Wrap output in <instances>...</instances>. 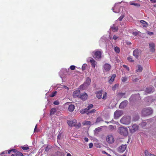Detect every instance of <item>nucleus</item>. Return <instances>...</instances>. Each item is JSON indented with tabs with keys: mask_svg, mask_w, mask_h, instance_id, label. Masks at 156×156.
I'll return each mask as SVG.
<instances>
[{
	"mask_svg": "<svg viewBox=\"0 0 156 156\" xmlns=\"http://www.w3.org/2000/svg\"><path fill=\"white\" fill-rule=\"evenodd\" d=\"M153 112V110L150 107L144 108L142 111L141 115L144 116H147L151 115Z\"/></svg>",
	"mask_w": 156,
	"mask_h": 156,
	"instance_id": "obj_1",
	"label": "nucleus"
},
{
	"mask_svg": "<svg viewBox=\"0 0 156 156\" xmlns=\"http://www.w3.org/2000/svg\"><path fill=\"white\" fill-rule=\"evenodd\" d=\"M118 132L120 134L124 136H126L128 134V130L127 127H120L118 130Z\"/></svg>",
	"mask_w": 156,
	"mask_h": 156,
	"instance_id": "obj_2",
	"label": "nucleus"
},
{
	"mask_svg": "<svg viewBox=\"0 0 156 156\" xmlns=\"http://www.w3.org/2000/svg\"><path fill=\"white\" fill-rule=\"evenodd\" d=\"M131 120V118L129 116H124L120 119V122L123 124L128 125L129 124Z\"/></svg>",
	"mask_w": 156,
	"mask_h": 156,
	"instance_id": "obj_3",
	"label": "nucleus"
},
{
	"mask_svg": "<svg viewBox=\"0 0 156 156\" xmlns=\"http://www.w3.org/2000/svg\"><path fill=\"white\" fill-rule=\"evenodd\" d=\"M93 57L95 58L100 59L101 58V53L99 51H95L93 52Z\"/></svg>",
	"mask_w": 156,
	"mask_h": 156,
	"instance_id": "obj_4",
	"label": "nucleus"
},
{
	"mask_svg": "<svg viewBox=\"0 0 156 156\" xmlns=\"http://www.w3.org/2000/svg\"><path fill=\"white\" fill-rule=\"evenodd\" d=\"M106 141L109 144H112L114 142V140L113 136L111 134L108 135L106 138Z\"/></svg>",
	"mask_w": 156,
	"mask_h": 156,
	"instance_id": "obj_5",
	"label": "nucleus"
},
{
	"mask_svg": "<svg viewBox=\"0 0 156 156\" xmlns=\"http://www.w3.org/2000/svg\"><path fill=\"white\" fill-rule=\"evenodd\" d=\"M76 120H68L67 121V123L68 125L71 126H76L77 125L76 124Z\"/></svg>",
	"mask_w": 156,
	"mask_h": 156,
	"instance_id": "obj_6",
	"label": "nucleus"
},
{
	"mask_svg": "<svg viewBox=\"0 0 156 156\" xmlns=\"http://www.w3.org/2000/svg\"><path fill=\"white\" fill-rule=\"evenodd\" d=\"M122 112L119 110H117L114 113V118L117 119L122 115Z\"/></svg>",
	"mask_w": 156,
	"mask_h": 156,
	"instance_id": "obj_7",
	"label": "nucleus"
},
{
	"mask_svg": "<svg viewBox=\"0 0 156 156\" xmlns=\"http://www.w3.org/2000/svg\"><path fill=\"white\" fill-rule=\"evenodd\" d=\"M126 147L127 145L126 144H122L118 148V151L120 153H122L125 151Z\"/></svg>",
	"mask_w": 156,
	"mask_h": 156,
	"instance_id": "obj_8",
	"label": "nucleus"
},
{
	"mask_svg": "<svg viewBox=\"0 0 156 156\" xmlns=\"http://www.w3.org/2000/svg\"><path fill=\"white\" fill-rule=\"evenodd\" d=\"M80 94V90H75L73 94V97L74 98H79V97Z\"/></svg>",
	"mask_w": 156,
	"mask_h": 156,
	"instance_id": "obj_9",
	"label": "nucleus"
},
{
	"mask_svg": "<svg viewBox=\"0 0 156 156\" xmlns=\"http://www.w3.org/2000/svg\"><path fill=\"white\" fill-rule=\"evenodd\" d=\"M132 128L130 129V132L132 133H134L139 129V126L135 124L133 125Z\"/></svg>",
	"mask_w": 156,
	"mask_h": 156,
	"instance_id": "obj_10",
	"label": "nucleus"
},
{
	"mask_svg": "<svg viewBox=\"0 0 156 156\" xmlns=\"http://www.w3.org/2000/svg\"><path fill=\"white\" fill-rule=\"evenodd\" d=\"M111 68V66L109 64L105 63L103 66V70L105 72L109 71Z\"/></svg>",
	"mask_w": 156,
	"mask_h": 156,
	"instance_id": "obj_11",
	"label": "nucleus"
},
{
	"mask_svg": "<svg viewBox=\"0 0 156 156\" xmlns=\"http://www.w3.org/2000/svg\"><path fill=\"white\" fill-rule=\"evenodd\" d=\"M128 103V101L127 100H125L122 102L119 105V108H123L125 107Z\"/></svg>",
	"mask_w": 156,
	"mask_h": 156,
	"instance_id": "obj_12",
	"label": "nucleus"
},
{
	"mask_svg": "<svg viewBox=\"0 0 156 156\" xmlns=\"http://www.w3.org/2000/svg\"><path fill=\"white\" fill-rule=\"evenodd\" d=\"M87 95L86 93H84L82 94H80L79 97V98L81 99L83 101H85L87 99Z\"/></svg>",
	"mask_w": 156,
	"mask_h": 156,
	"instance_id": "obj_13",
	"label": "nucleus"
},
{
	"mask_svg": "<svg viewBox=\"0 0 156 156\" xmlns=\"http://www.w3.org/2000/svg\"><path fill=\"white\" fill-rule=\"evenodd\" d=\"M140 51L137 49H135L133 51V55L136 58H137L139 55Z\"/></svg>",
	"mask_w": 156,
	"mask_h": 156,
	"instance_id": "obj_14",
	"label": "nucleus"
},
{
	"mask_svg": "<svg viewBox=\"0 0 156 156\" xmlns=\"http://www.w3.org/2000/svg\"><path fill=\"white\" fill-rule=\"evenodd\" d=\"M149 48L151 51L153 52L155 51V44L154 43H150L149 44Z\"/></svg>",
	"mask_w": 156,
	"mask_h": 156,
	"instance_id": "obj_15",
	"label": "nucleus"
},
{
	"mask_svg": "<svg viewBox=\"0 0 156 156\" xmlns=\"http://www.w3.org/2000/svg\"><path fill=\"white\" fill-rule=\"evenodd\" d=\"M75 109V106L74 105H69L68 109L69 111L70 112H72L74 111Z\"/></svg>",
	"mask_w": 156,
	"mask_h": 156,
	"instance_id": "obj_16",
	"label": "nucleus"
},
{
	"mask_svg": "<svg viewBox=\"0 0 156 156\" xmlns=\"http://www.w3.org/2000/svg\"><path fill=\"white\" fill-rule=\"evenodd\" d=\"M91 58V59H90V62H91L92 66L94 68L96 66V62L94 59L92 58Z\"/></svg>",
	"mask_w": 156,
	"mask_h": 156,
	"instance_id": "obj_17",
	"label": "nucleus"
},
{
	"mask_svg": "<svg viewBox=\"0 0 156 156\" xmlns=\"http://www.w3.org/2000/svg\"><path fill=\"white\" fill-rule=\"evenodd\" d=\"M153 87H151L146 88V92L147 93H151L153 91Z\"/></svg>",
	"mask_w": 156,
	"mask_h": 156,
	"instance_id": "obj_18",
	"label": "nucleus"
},
{
	"mask_svg": "<svg viewBox=\"0 0 156 156\" xmlns=\"http://www.w3.org/2000/svg\"><path fill=\"white\" fill-rule=\"evenodd\" d=\"M96 97H97L99 98L100 99L102 97V93L101 91H97L96 93Z\"/></svg>",
	"mask_w": 156,
	"mask_h": 156,
	"instance_id": "obj_19",
	"label": "nucleus"
},
{
	"mask_svg": "<svg viewBox=\"0 0 156 156\" xmlns=\"http://www.w3.org/2000/svg\"><path fill=\"white\" fill-rule=\"evenodd\" d=\"M137 69H136V71L137 72H142L143 70V68L142 66L140 65H138L137 66Z\"/></svg>",
	"mask_w": 156,
	"mask_h": 156,
	"instance_id": "obj_20",
	"label": "nucleus"
},
{
	"mask_svg": "<svg viewBox=\"0 0 156 156\" xmlns=\"http://www.w3.org/2000/svg\"><path fill=\"white\" fill-rule=\"evenodd\" d=\"M115 76L116 75L115 74H113L112 76L110 79L109 80V82L110 83H112L114 81V79Z\"/></svg>",
	"mask_w": 156,
	"mask_h": 156,
	"instance_id": "obj_21",
	"label": "nucleus"
},
{
	"mask_svg": "<svg viewBox=\"0 0 156 156\" xmlns=\"http://www.w3.org/2000/svg\"><path fill=\"white\" fill-rule=\"evenodd\" d=\"M56 109L55 108H53L51 109L50 112V115H54L56 112Z\"/></svg>",
	"mask_w": 156,
	"mask_h": 156,
	"instance_id": "obj_22",
	"label": "nucleus"
},
{
	"mask_svg": "<svg viewBox=\"0 0 156 156\" xmlns=\"http://www.w3.org/2000/svg\"><path fill=\"white\" fill-rule=\"evenodd\" d=\"M91 79L89 77H87L85 84H86L87 85H88L90 84V83L91 82Z\"/></svg>",
	"mask_w": 156,
	"mask_h": 156,
	"instance_id": "obj_23",
	"label": "nucleus"
},
{
	"mask_svg": "<svg viewBox=\"0 0 156 156\" xmlns=\"http://www.w3.org/2000/svg\"><path fill=\"white\" fill-rule=\"evenodd\" d=\"M7 153V151H5L1 153H0V156H8L6 154Z\"/></svg>",
	"mask_w": 156,
	"mask_h": 156,
	"instance_id": "obj_24",
	"label": "nucleus"
},
{
	"mask_svg": "<svg viewBox=\"0 0 156 156\" xmlns=\"http://www.w3.org/2000/svg\"><path fill=\"white\" fill-rule=\"evenodd\" d=\"M140 22L141 23L143 24V27H146L147 25V23L144 20H141Z\"/></svg>",
	"mask_w": 156,
	"mask_h": 156,
	"instance_id": "obj_25",
	"label": "nucleus"
},
{
	"mask_svg": "<svg viewBox=\"0 0 156 156\" xmlns=\"http://www.w3.org/2000/svg\"><path fill=\"white\" fill-rule=\"evenodd\" d=\"M125 94V93H123L122 92H119L117 96L118 97L120 98H122L123 96Z\"/></svg>",
	"mask_w": 156,
	"mask_h": 156,
	"instance_id": "obj_26",
	"label": "nucleus"
},
{
	"mask_svg": "<svg viewBox=\"0 0 156 156\" xmlns=\"http://www.w3.org/2000/svg\"><path fill=\"white\" fill-rule=\"evenodd\" d=\"M130 4L131 5H134L137 7H139L140 5L139 3H136L133 2H130Z\"/></svg>",
	"mask_w": 156,
	"mask_h": 156,
	"instance_id": "obj_27",
	"label": "nucleus"
},
{
	"mask_svg": "<svg viewBox=\"0 0 156 156\" xmlns=\"http://www.w3.org/2000/svg\"><path fill=\"white\" fill-rule=\"evenodd\" d=\"M114 50L115 52L117 53H119L120 51V49L117 46L115 47Z\"/></svg>",
	"mask_w": 156,
	"mask_h": 156,
	"instance_id": "obj_28",
	"label": "nucleus"
},
{
	"mask_svg": "<svg viewBox=\"0 0 156 156\" xmlns=\"http://www.w3.org/2000/svg\"><path fill=\"white\" fill-rule=\"evenodd\" d=\"M15 156H24V155L21 152L18 151L16 153Z\"/></svg>",
	"mask_w": 156,
	"mask_h": 156,
	"instance_id": "obj_29",
	"label": "nucleus"
},
{
	"mask_svg": "<svg viewBox=\"0 0 156 156\" xmlns=\"http://www.w3.org/2000/svg\"><path fill=\"white\" fill-rule=\"evenodd\" d=\"M116 128L115 126H113L112 125H109L108 126L109 129L111 130H113Z\"/></svg>",
	"mask_w": 156,
	"mask_h": 156,
	"instance_id": "obj_30",
	"label": "nucleus"
},
{
	"mask_svg": "<svg viewBox=\"0 0 156 156\" xmlns=\"http://www.w3.org/2000/svg\"><path fill=\"white\" fill-rule=\"evenodd\" d=\"M119 85L118 84H117V83L115 84L114 85V86L112 87V90L114 91H115L116 90V88L119 86Z\"/></svg>",
	"mask_w": 156,
	"mask_h": 156,
	"instance_id": "obj_31",
	"label": "nucleus"
},
{
	"mask_svg": "<svg viewBox=\"0 0 156 156\" xmlns=\"http://www.w3.org/2000/svg\"><path fill=\"white\" fill-rule=\"evenodd\" d=\"M139 117L138 115H135V116H134L133 118V120L134 121H136L137 120L139 119Z\"/></svg>",
	"mask_w": 156,
	"mask_h": 156,
	"instance_id": "obj_32",
	"label": "nucleus"
},
{
	"mask_svg": "<svg viewBox=\"0 0 156 156\" xmlns=\"http://www.w3.org/2000/svg\"><path fill=\"white\" fill-rule=\"evenodd\" d=\"M144 153L146 156H150V154H149L148 151L147 150H145Z\"/></svg>",
	"mask_w": 156,
	"mask_h": 156,
	"instance_id": "obj_33",
	"label": "nucleus"
},
{
	"mask_svg": "<svg viewBox=\"0 0 156 156\" xmlns=\"http://www.w3.org/2000/svg\"><path fill=\"white\" fill-rule=\"evenodd\" d=\"M22 149L23 150H26L29 149V148L28 147L27 145L26 146H23L21 147Z\"/></svg>",
	"mask_w": 156,
	"mask_h": 156,
	"instance_id": "obj_34",
	"label": "nucleus"
},
{
	"mask_svg": "<svg viewBox=\"0 0 156 156\" xmlns=\"http://www.w3.org/2000/svg\"><path fill=\"white\" fill-rule=\"evenodd\" d=\"M122 82H124L126 81L127 80V78L126 77H122Z\"/></svg>",
	"mask_w": 156,
	"mask_h": 156,
	"instance_id": "obj_35",
	"label": "nucleus"
},
{
	"mask_svg": "<svg viewBox=\"0 0 156 156\" xmlns=\"http://www.w3.org/2000/svg\"><path fill=\"white\" fill-rule=\"evenodd\" d=\"M111 29L114 32L117 31L118 30V28L116 27H112Z\"/></svg>",
	"mask_w": 156,
	"mask_h": 156,
	"instance_id": "obj_36",
	"label": "nucleus"
},
{
	"mask_svg": "<svg viewBox=\"0 0 156 156\" xmlns=\"http://www.w3.org/2000/svg\"><path fill=\"white\" fill-rule=\"evenodd\" d=\"M125 15L124 14L122 15L118 19V20L120 21H121L122 20L123 18L124 17Z\"/></svg>",
	"mask_w": 156,
	"mask_h": 156,
	"instance_id": "obj_37",
	"label": "nucleus"
},
{
	"mask_svg": "<svg viewBox=\"0 0 156 156\" xmlns=\"http://www.w3.org/2000/svg\"><path fill=\"white\" fill-rule=\"evenodd\" d=\"M91 122L90 121H86L83 123L84 125H90L91 124Z\"/></svg>",
	"mask_w": 156,
	"mask_h": 156,
	"instance_id": "obj_38",
	"label": "nucleus"
},
{
	"mask_svg": "<svg viewBox=\"0 0 156 156\" xmlns=\"http://www.w3.org/2000/svg\"><path fill=\"white\" fill-rule=\"evenodd\" d=\"M87 65L86 64H84L82 66V70H85L86 69V67H87Z\"/></svg>",
	"mask_w": 156,
	"mask_h": 156,
	"instance_id": "obj_39",
	"label": "nucleus"
},
{
	"mask_svg": "<svg viewBox=\"0 0 156 156\" xmlns=\"http://www.w3.org/2000/svg\"><path fill=\"white\" fill-rule=\"evenodd\" d=\"M127 60L130 62H133L134 60H133L132 58L130 57H128L127 58Z\"/></svg>",
	"mask_w": 156,
	"mask_h": 156,
	"instance_id": "obj_40",
	"label": "nucleus"
},
{
	"mask_svg": "<svg viewBox=\"0 0 156 156\" xmlns=\"http://www.w3.org/2000/svg\"><path fill=\"white\" fill-rule=\"evenodd\" d=\"M56 92L55 91V92H53L52 94L50 95V97H53L54 96H55V95L56 94Z\"/></svg>",
	"mask_w": 156,
	"mask_h": 156,
	"instance_id": "obj_41",
	"label": "nucleus"
},
{
	"mask_svg": "<svg viewBox=\"0 0 156 156\" xmlns=\"http://www.w3.org/2000/svg\"><path fill=\"white\" fill-rule=\"evenodd\" d=\"M93 107V105L92 104H90L87 107V108L89 110L90 109L92 108Z\"/></svg>",
	"mask_w": 156,
	"mask_h": 156,
	"instance_id": "obj_42",
	"label": "nucleus"
},
{
	"mask_svg": "<svg viewBox=\"0 0 156 156\" xmlns=\"http://www.w3.org/2000/svg\"><path fill=\"white\" fill-rule=\"evenodd\" d=\"M139 32H140L139 31H134L133 32L132 34L133 35L136 36L138 34Z\"/></svg>",
	"mask_w": 156,
	"mask_h": 156,
	"instance_id": "obj_43",
	"label": "nucleus"
},
{
	"mask_svg": "<svg viewBox=\"0 0 156 156\" xmlns=\"http://www.w3.org/2000/svg\"><path fill=\"white\" fill-rule=\"evenodd\" d=\"M107 93L106 92H105L103 94V96L102 98L103 99H105L106 98Z\"/></svg>",
	"mask_w": 156,
	"mask_h": 156,
	"instance_id": "obj_44",
	"label": "nucleus"
},
{
	"mask_svg": "<svg viewBox=\"0 0 156 156\" xmlns=\"http://www.w3.org/2000/svg\"><path fill=\"white\" fill-rule=\"evenodd\" d=\"M123 66L124 68H125L127 70H129V67L128 66H127L126 65H123Z\"/></svg>",
	"mask_w": 156,
	"mask_h": 156,
	"instance_id": "obj_45",
	"label": "nucleus"
},
{
	"mask_svg": "<svg viewBox=\"0 0 156 156\" xmlns=\"http://www.w3.org/2000/svg\"><path fill=\"white\" fill-rule=\"evenodd\" d=\"M75 66L74 65H72L70 66V68L72 70H74L75 69Z\"/></svg>",
	"mask_w": 156,
	"mask_h": 156,
	"instance_id": "obj_46",
	"label": "nucleus"
},
{
	"mask_svg": "<svg viewBox=\"0 0 156 156\" xmlns=\"http://www.w3.org/2000/svg\"><path fill=\"white\" fill-rule=\"evenodd\" d=\"M83 110H84L85 113L88 112V113H87V114H88L89 110H88V109H87V108H85V109H83Z\"/></svg>",
	"mask_w": 156,
	"mask_h": 156,
	"instance_id": "obj_47",
	"label": "nucleus"
},
{
	"mask_svg": "<svg viewBox=\"0 0 156 156\" xmlns=\"http://www.w3.org/2000/svg\"><path fill=\"white\" fill-rule=\"evenodd\" d=\"M53 104L55 105H58L59 104V102L58 101H55L53 102Z\"/></svg>",
	"mask_w": 156,
	"mask_h": 156,
	"instance_id": "obj_48",
	"label": "nucleus"
},
{
	"mask_svg": "<svg viewBox=\"0 0 156 156\" xmlns=\"http://www.w3.org/2000/svg\"><path fill=\"white\" fill-rule=\"evenodd\" d=\"M138 80V79L136 77H135L134 76L133 77V80L134 82H136V81H137Z\"/></svg>",
	"mask_w": 156,
	"mask_h": 156,
	"instance_id": "obj_49",
	"label": "nucleus"
},
{
	"mask_svg": "<svg viewBox=\"0 0 156 156\" xmlns=\"http://www.w3.org/2000/svg\"><path fill=\"white\" fill-rule=\"evenodd\" d=\"M102 153L103 154H106L108 156H111V155L106 153L105 151H102Z\"/></svg>",
	"mask_w": 156,
	"mask_h": 156,
	"instance_id": "obj_50",
	"label": "nucleus"
},
{
	"mask_svg": "<svg viewBox=\"0 0 156 156\" xmlns=\"http://www.w3.org/2000/svg\"><path fill=\"white\" fill-rule=\"evenodd\" d=\"M95 111H96V110L95 109H93L92 110H91L90 111H89L88 114L89 113H94L95 112Z\"/></svg>",
	"mask_w": 156,
	"mask_h": 156,
	"instance_id": "obj_51",
	"label": "nucleus"
},
{
	"mask_svg": "<svg viewBox=\"0 0 156 156\" xmlns=\"http://www.w3.org/2000/svg\"><path fill=\"white\" fill-rule=\"evenodd\" d=\"M93 146V144L92 143H90L89 144V147L90 148L92 147Z\"/></svg>",
	"mask_w": 156,
	"mask_h": 156,
	"instance_id": "obj_52",
	"label": "nucleus"
},
{
	"mask_svg": "<svg viewBox=\"0 0 156 156\" xmlns=\"http://www.w3.org/2000/svg\"><path fill=\"white\" fill-rule=\"evenodd\" d=\"M113 38L114 40H116L118 38V37H117L115 35H114L113 36Z\"/></svg>",
	"mask_w": 156,
	"mask_h": 156,
	"instance_id": "obj_53",
	"label": "nucleus"
},
{
	"mask_svg": "<svg viewBox=\"0 0 156 156\" xmlns=\"http://www.w3.org/2000/svg\"><path fill=\"white\" fill-rule=\"evenodd\" d=\"M11 150H12V151H13V152L15 153H16L17 152H18L17 150L15 149H11Z\"/></svg>",
	"mask_w": 156,
	"mask_h": 156,
	"instance_id": "obj_54",
	"label": "nucleus"
},
{
	"mask_svg": "<svg viewBox=\"0 0 156 156\" xmlns=\"http://www.w3.org/2000/svg\"><path fill=\"white\" fill-rule=\"evenodd\" d=\"M148 34L150 35H151L154 34V33L152 32H148Z\"/></svg>",
	"mask_w": 156,
	"mask_h": 156,
	"instance_id": "obj_55",
	"label": "nucleus"
},
{
	"mask_svg": "<svg viewBox=\"0 0 156 156\" xmlns=\"http://www.w3.org/2000/svg\"><path fill=\"white\" fill-rule=\"evenodd\" d=\"M80 112L81 113V114H84V113H85L84 112V110L83 109H81V110L80 111Z\"/></svg>",
	"mask_w": 156,
	"mask_h": 156,
	"instance_id": "obj_56",
	"label": "nucleus"
},
{
	"mask_svg": "<svg viewBox=\"0 0 156 156\" xmlns=\"http://www.w3.org/2000/svg\"><path fill=\"white\" fill-rule=\"evenodd\" d=\"M84 140L86 142H87L88 141V139L87 137H85L84 138Z\"/></svg>",
	"mask_w": 156,
	"mask_h": 156,
	"instance_id": "obj_57",
	"label": "nucleus"
},
{
	"mask_svg": "<svg viewBox=\"0 0 156 156\" xmlns=\"http://www.w3.org/2000/svg\"><path fill=\"white\" fill-rule=\"evenodd\" d=\"M150 1L152 3L156 2V0H150Z\"/></svg>",
	"mask_w": 156,
	"mask_h": 156,
	"instance_id": "obj_58",
	"label": "nucleus"
},
{
	"mask_svg": "<svg viewBox=\"0 0 156 156\" xmlns=\"http://www.w3.org/2000/svg\"><path fill=\"white\" fill-rule=\"evenodd\" d=\"M12 150H9L8 151V153L9 154H10L11 153V152L12 151Z\"/></svg>",
	"mask_w": 156,
	"mask_h": 156,
	"instance_id": "obj_59",
	"label": "nucleus"
},
{
	"mask_svg": "<svg viewBox=\"0 0 156 156\" xmlns=\"http://www.w3.org/2000/svg\"><path fill=\"white\" fill-rule=\"evenodd\" d=\"M67 156H72L70 153H68L67 154Z\"/></svg>",
	"mask_w": 156,
	"mask_h": 156,
	"instance_id": "obj_60",
	"label": "nucleus"
},
{
	"mask_svg": "<svg viewBox=\"0 0 156 156\" xmlns=\"http://www.w3.org/2000/svg\"><path fill=\"white\" fill-rule=\"evenodd\" d=\"M150 156H156V155H154V154H150Z\"/></svg>",
	"mask_w": 156,
	"mask_h": 156,
	"instance_id": "obj_61",
	"label": "nucleus"
},
{
	"mask_svg": "<svg viewBox=\"0 0 156 156\" xmlns=\"http://www.w3.org/2000/svg\"><path fill=\"white\" fill-rule=\"evenodd\" d=\"M37 125L35 126V129H34V132H35V129H36L37 128Z\"/></svg>",
	"mask_w": 156,
	"mask_h": 156,
	"instance_id": "obj_62",
	"label": "nucleus"
},
{
	"mask_svg": "<svg viewBox=\"0 0 156 156\" xmlns=\"http://www.w3.org/2000/svg\"><path fill=\"white\" fill-rule=\"evenodd\" d=\"M142 124L145 125H146V123L145 122H143L142 123Z\"/></svg>",
	"mask_w": 156,
	"mask_h": 156,
	"instance_id": "obj_63",
	"label": "nucleus"
},
{
	"mask_svg": "<svg viewBox=\"0 0 156 156\" xmlns=\"http://www.w3.org/2000/svg\"><path fill=\"white\" fill-rule=\"evenodd\" d=\"M15 156V154L14 155V154H12L11 156Z\"/></svg>",
	"mask_w": 156,
	"mask_h": 156,
	"instance_id": "obj_64",
	"label": "nucleus"
}]
</instances>
